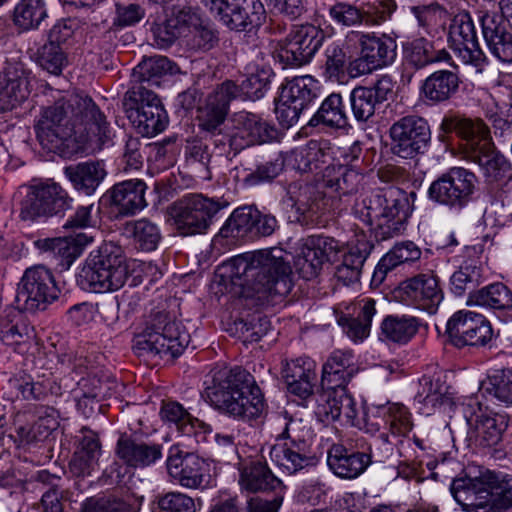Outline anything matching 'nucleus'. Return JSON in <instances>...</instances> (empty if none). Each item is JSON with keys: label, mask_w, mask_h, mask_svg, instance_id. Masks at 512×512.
<instances>
[{"label": "nucleus", "mask_w": 512, "mask_h": 512, "mask_svg": "<svg viewBox=\"0 0 512 512\" xmlns=\"http://www.w3.org/2000/svg\"><path fill=\"white\" fill-rule=\"evenodd\" d=\"M36 139L47 152L62 156L102 147L110 140V125L87 94L61 95L41 108L34 122Z\"/></svg>", "instance_id": "nucleus-1"}, {"label": "nucleus", "mask_w": 512, "mask_h": 512, "mask_svg": "<svg viewBox=\"0 0 512 512\" xmlns=\"http://www.w3.org/2000/svg\"><path fill=\"white\" fill-rule=\"evenodd\" d=\"M222 268L232 285L241 287L248 296L262 302L279 303L293 287L292 270L281 249L239 255Z\"/></svg>", "instance_id": "nucleus-2"}, {"label": "nucleus", "mask_w": 512, "mask_h": 512, "mask_svg": "<svg viewBox=\"0 0 512 512\" xmlns=\"http://www.w3.org/2000/svg\"><path fill=\"white\" fill-rule=\"evenodd\" d=\"M174 65L164 56L142 60L132 73L133 86L126 92L123 108L137 131L155 136L168 125V115L159 97L150 89L160 86L161 78L172 74Z\"/></svg>", "instance_id": "nucleus-3"}, {"label": "nucleus", "mask_w": 512, "mask_h": 512, "mask_svg": "<svg viewBox=\"0 0 512 512\" xmlns=\"http://www.w3.org/2000/svg\"><path fill=\"white\" fill-rule=\"evenodd\" d=\"M205 384L208 403L221 414L251 421L266 412L267 405L260 387L253 375L241 367L214 369L211 379Z\"/></svg>", "instance_id": "nucleus-4"}, {"label": "nucleus", "mask_w": 512, "mask_h": 512, "mask_svg": "<svg viewBox=\"0 0 512 512\" xmlns=\"http://www.w3.org/2000/svg\"><path fill=\"white\" fill-rule=\"evenodd\" d=\"M352 213L370 228L377 241H385L405 230L411 208L404 190L389 187L356 201Z\"/></svg>", "instance_id": "nucleus-5"}, {"label": "nucleus", "mask_w": 512, "mask_h": 512, "mask_svg": "<svg viewBox=\"0 0 512 512\" xmlns=\"http://www.w3.org/2000/svg\"><path fill=\"white\" fill-rule=\"evenodd\" d=\"M190 342L185 326L169 313L153 314L145 328L133 339V350L139 357L159 356L174 359L179 357Z\"/></svg>", "instance_id": "nucleus-6"}, {"label": "nucleus", "mask_w": 512, "mask_h": 512, "mask_svg": "<svg viewBox=\"0 0 512 512\" xmlns=\"http://www.w3.org/2000/svg\"><path fill=\"white\" fill-rule=\"evenodd\" d=\"M128 278V267L119 247L104 243L90 252L77 282L83 290L106 293L120 289Z\"/></svg>", "instance_id": "nucleus-7"}, {"label": "nucleus", "mask_w": 512, "mask_h": 512, "mask_svg": "<svg viewBox=\"0 0 512 512\" xmlns=\"http://www.w3.org/2000/svg\"><path fill=\"white\" fill-rule=\"evenodd\" d=\"M392 441L382 433L374 442L369 453L347 448L342 444H333L328 450L327 464L331 471L343 479H355L373 463H384L393 455Z\"/></svg>", "instance_id": "nucleus-8"}, {"label": "nucleus", "mask_w": 512, "mask_h": 512, "mask_svg": "<svg viewBox=\"0 0 512 512\" xmlns=\"http://www.w3.org/2000/svg\"><path fill=\"white\" fill-rule=\"evenodd\" d=\"M229 205L230 202L224 197L191 194L171 207V215L181 234H201L209 228L216 214Z\"/></svg>", "instance_id": "nucleus-9"}, {"label": "nucleus", "mask_w": 512, "mask_h": 512, "mask_svg": "<svg viewBox=\"0 0 512 512\" xmlns=\"http://www.w3.org/2000/svg\"><path fill=\"white\" fill-rule=\"evenodd\" d=\"M59 294L52 271L44 265H34L24 271L17 285L16 303L26 312L44 311Z\"/></svg>", "instance_id": "nucleus-10"}, {"label": "nucleus", "mask_w": 512, "mask_h": 512, "mask_svg": "<svg viewBox=\"0 0 512 512\" xmlns=\"http://www.w3.org/2000/svg\"><path fill=\"white\" fill-rule=\"evenodd\" d=\"M73 198L56 182H46L27 187L20 201L19 217L24 221L62 216L71 209Z\"/></svg>", "instance_id": "nucleus-11"}, {"label": "nucleus", "mask_w": 512, "mask_h": 512, "mask_svg": "<svg viewBox=\"0 0 512 512\" xmlns=\"http://www.w3.org/2000/svg\"><path fill=\"white\" fill-rule=\"evenodd\" d=\"M389 136L392 154L403 159H414L425 154L432 141L428 121L416 114L395 121L389 129Z\"/></svg>", "instance_id": "nucleus-12"}, {"label": "nucleus", "mask_w": 512, "mask_h": 512, "mask_svg": "<svg viewBox=\"0 0 512 512\" xmlns=\"http://www.w3.org/2000/svg\"><path fill=\"white\" fill-rule=\"evenodd\" d=\"M477 178L463 167H452L434 180L429 189V199L451 209H462L473 199Z\"/></svg>", "instance_id": "nucleus-13"}, {"label": "nucleus", "mask_w": 512, "mask_h": 512, "mask_svg": "<svg viewBox=\"0 0 512 512\" xmlns=\"http://www.w3.org/2000/svg\"><path fill=\"white\" fill-rule=\"evenodd\" d=\"M325 38L323 30L313 24L294 25L289 34L277 44L274 57L285 67L308 64Z\"/></svg>", "instance_id": "nucleus-14"}, {"label": "nucleus", "mask_w": 512, "mask_h": 512, "mask_svg": "<svg viewBox=\"0 0 512 512\" xmlns=\"http://www.w3.org/2000/svg\"><path fill=\"white\" fill-rule=\"evenodd\" d=\"M318 82L310 75L288 80L276 102L275 114L279 124L289 128L297 123L301 113L318 98Z\"/></svg>", "instance_id": "nucleus-15"}, {"label": "nucleus", "mask_w": 512, "mask_h": 512, "mask_svg": "<svg viewBox=\"0 0 512 512\" xmlns=\"http://www.w3.org/2000/svg\"><path fill=\"white\" fill-rule=\"evenodd\" d=\"M346 43H359L360 57L351 64L357 74H366L374 69L392 64L397 56V43L387 34L350 31Z\"/></svg>", "instance_id": "nucleus-16"}, {"label": "nucleus", "mask_w": 512, "mask_h": 512, "mask_svg": "<svg viewBox=\"0 0 512 512\" xmlns=\"http://www.w3.org/2000/svg\"><path fill=\"white\" fill-rule=\"evenodd\" d=\"M448 42L457 57L465 65L482 73L487 57L480 48L474 22L467 12L456 14L449 25Z\"/></svg>", "instance_id": "nucleus-17"}, {"label": "nucleus", "mask_w": 512, "mask_h": 512, "mask_svg": "<svg viewBox=\"0 0 512 512\" xmlns=\"http://www.w3.org/2000/svg\"><path fill=\"white\" fill-rule=\"evenodd\" d=\"M166 468L171 480L181 487L204 489L210 484V465L195 453L171 449Z\"/></svg>", "instance_id": "nucleus-18"}, {"label": "nucleus", "mask_w": 512, "mask_h": 512, "mask_svg": "<svg viewBox=\"0 0 512 512\" xmlns=\"http://www.w3.org/2000/svg\"><path fill=\"white\" fill-rule=\"evenodd\" d=\"M446 332L457 348L485 346L493 337L490 322L483 315L466 310L457 311L450 317Z\"/></svg>", "instance_id": "nucleus-19"}, {"label": "nucleus", "mask_w": 512, "mask_h": 512, "mask_svg": "<svg viewBox=\"0 0 512 512\" xmlns=\"http://www.w3.org/2000/svg\"><path fill=\"white\" fill-rule=\"evenodd\" d=\"M328 201L325 193L313 185L290 186L286 200L291 207L289 218L302 226H314L327 210Z\"/></svg>", "instance_id": "nucleus-20"}, {"label": "nucleus", "mask_w": 512, "mask_h": 512, "mask_svg": "<svg viewBox=\"0 0 512 512\" xmlns=\"http://www.w3.org/2000/svg\"><path fill=\"white\" fill-rule=\"evenodd\" d=\"M395 293L402 302L430 314L436 312L443 299L439 281L433 273H420L406 279L400 283Z\"/></svg>", "instance_id": "nucleus-21"}, {"label": "nucleus", "mask_w": 512, "mask_h": 512, "mask_svg": "<svg viewBox=\"0 0 512 512\" xmlns=\"http://www.w3.org/2000/svg\"><path fill=\"white\" fill-rule=\"evenodd\" d=\"M239 95V87L230 80L223 82L208 95L199 110L198 127L201 133L226 126V118L232 100Z\"/></svg>", "instance_id": "nucleus-22"}, {"label": "nucleus", "mask_w": 512, "mask_h": 512, "mask_svg": "<svg viewBox=\"0 0 512 512\" xmlns=\"http://www.w3.org/2000/svg\"><path fill=\"white\" fill-rule=\"evenodd\" d=\"M115 452L127 467L143 469L162 458V445L122 435L117 441Z\"/></svg>", "instance_id": "nucleus-23"}, {"label": "nucleus", "mask_w": 512, "mask_h": 512, "mask_svg": "<svg viewBox=\"0 0 512 512\" xmlns=\"http://www.w3.org/2000/svg\"><path fill=\"white\" fill-rule=\"evenodd\" d=\"M482 33L489 51L503 63H512V31L503 15L485 13L480 17Z\"/></svg>", "instance_id": "nucleus-24"}, {"label": "nucleus", "mask_w": 512, "mask_h": 512, "mask_svg": "<svg viewBox=\"0 0 512 512\" xmlns=\"http://www.w3.org/2000/svg\"><path fill=\"white\" fill-rule=\"evenodd\" d=\"M316 408V414L322 422L330 423L344 417L347 423L354 424L358 415L355 400L347 388L323 389Z\"/></svg>", "instance_id": "nucleus-25"}, {"label": "nucleus", "mask_w": 512, "mask_h": 512, "mask_svg": "<svg viewBox=\"0 0 512 512\" xmlns=\"http://www.w3.org/2000/svg\"><path fill=\"white\" fill-rule=\"evenodd\" d=\"M358 371L359 368L351 350H334L322 367V389L346 388Z\"/></svg>", "instance_id": "nucleus-26"}, {"label": "nucleus", "mask_w": 512, "mask_h": 512, "mask_svg": "<svg viewBox=\"0 0 512 512\" xmlns=\"http://www.w3.org/2000/svg\"><path fill=\"white\" fill-rule=\"evenodd\" d=\"M337 323L353 341H362L370 333L373 316L376 313L373 299L361 300L351 304L340 313L335 311Z\"/></svg>", "instance_id": "nucleus-27"}, {"label": "nucleus", "mask_w": 512, "mask_h": 512, "mask_svg": "<svg viewBox=\"0 0 512 512\" xmlns=\"http://www.w3.org/2000/svg\"><path fill=\"white\" fill-rule=\"evenodd\" d=\"M146 183L141 179L125 180L109 190L110 202L117 216H132L147 206Z\"/></svg>", "instance_id": "nucleus-28"}, {"label": "nucleus", "mask_w": 512, "mask_h": 512, "mask_svg": "<svg viewBox=\"0 0 512 512\" xmlns=\"http://www.w3.org/2000/svg\"><path fill=\"white\" fill-rule=\"evenodd\" d=\"M482 148H477L468 154V161L478 164L485 181L489 184L502 186L512 180V168L504 156L497 153L492 142H484Z\"/></svg>", "instance_id": "nucleus-29"}, {"label": "nucleus", "mask_w": 512, "mask_h": 512, "mask_svg": "<svg viewBox=\"0 0 512 512\" xmlns=\"http://www.w3.org/2000/svg\"><path fill=\"white\" fill-rule=\"evenodd\" d=\"M282 378L289 393L305 400L313 395L317 379L316 364L310 358L286 361L282 368Z\"/></svg>", "instance_id": "nucleus-30"}, {"label": "nucleus", "mask_w": 512, "mask_h": 512, "mask_svg": "<svg viewBox=\"0 0 512 512\" xmlns=\"http://www.w3.org/2000/svg\"><path fill=\"white\" fill-rule=\"evenodd\" d=\"M266 20V11L260 0H231L221 22L231 30L251 31Z\"/></svg>", "instance_id": "nucleus-31"}, {"label": "nucleus", "mask_w": 512, "mask_h": 512, "mask_svg": "<svg viewBox=\"0 0 512 512\" xmlns=\"http://www.w3.org/2000/svg\"><path fill=\"white\" fill-rule=\"evenodd\" d=\"M486 473L479 477L462 476L453 479L450 491L455 501L467 512L483 509L486 512L487 492Z\"/></svg>", "instance_id": "nucleus-32"}, {"label": "nucleus", "mask_w": 512, "mask_h": 512, "mask_svg": "<svg viewBox=\"0 0 512 512\" xmlns=\"http://www.w3.org/2000/svg\"><path fill=\"white\" fill-rule=\"evenodd\" d=\"M460 77L456 71L441 69L427 76L420 86V97L428 105L449 101L459 90Z\"/></svg>", "instance_id": "nucleus-33"}, {"label": "nucleus", "mask_w": 512, "mask_h": 512, "mask_svg": "<svg viewBox=\"0 0 512 512\" xmlns=\"http://www.w3.org/2000/svg\"><path fill=\"white\" fill-rule=\"evenodd\" d=\"M233 127L246 142L245 148L255 144L267 143L278 136L276 127L260 115L239 111L232 117Z\"/></svg>", "instance_id": "nucleus-34"}, {"label": "nucleus", "mask_w": 512, "mask_h": 512, "mask_svg": "<svg viewBox=\"0 0 512 512\" xmlns=\"http://www.w3.org/2000/svg\"><path fill=\"white\" fill-rule=\"evenodd\" d=\"M467 423L476 442L482 447H494L499 444L508 427L505 415L481 409L467 418Z\"/></svg>", "instance_id": "nucleus-35"}, {"label": "nucleus", "mask_w": 512, "mask_h": 512, "mask_svg": "<svg viewBox=\"0 0 512 512\" xmlns=\"http://www.w3.org/2000/svg\"><path fill=\"white\" fill-rule=\"evenodd\" d=\"M36 337L33 326L19 312H11L0 318V340L19 354L31 348Z\"/></svg>", "instance_id": "nucleus-36"}, {"label": "nucleus", "mask_w": 512, "mask_h": 512, "mask_svg": "<svg viewBox=\"0 0 512 512\" xmlns=\"http://www.w3.org/2000/svg\"><path fill=\"white\" fill-rule=\"evenodd\" d=\"M100 453L101 444L98 436L92 432L83 435L69 462V472L78 480L76 485L79 488L80 481H84L95 472Z\"/></svg>", "instance_id": "nucleus-37"}, {"label": "nucleus", "mask_w": 512, "mask_h": 512, "mask_svg": "<svg viewBox=\"0 0 512 512\" xmlns=\"http://www.w3.org/2000/svg\"><path fill=\"white\" fill-rule=\"evenodd\" d=\"M441 130L445 133L455 132L466 140V158L477 148H482L484 142H491L489 128L482 120H472L460 116L445 117L442 120Z\"/></svg>", "instance_id": "nucleus-38"}, {"label": "nucleus", "mask_w": 512, "mask_h": 512, "mask_svg": "<svg viewBox=\"0 0 512 512\" xmlns=\"http://www.w3.org/2000/svg\"><path fill=\"white\" fill-rule=\"evenodd\" d=\"M29 93V81L23 69L8 67L0 74V112L13 110Z\"/></svg>", "instance_id": "nucleus-39"}, {"label": "nucleus", "mask_w": 512, "mask_h": 512, "mask_svg": "<svg viewBox=\"0 0 512 512\" xmlns=\"http://www.w3.org/2000/svg\"><path fill=\"white\" fill-rule=\"evenodd\" d=\"M239 484L242 490L249 493L273 491L284 496L285 486L282 481L261 461L251 462L240 470Z\"/></svg>", "instance_id": "nucleus-40"}, {"label": "nucleus", "mask_w": 512, "mask_h": 512, "mask_svg": "<svg viewBox=\"0 0 512 512\" xmlns=\"http://www.w3.org/2000/svg\"><path fill=\"white\" fill-rule=\"evenodd\" d=\"M270 458L278 469L287 475L315 466L316 458L311 455L309 447L276 443L270 449Z\"/></svg>", "instance_id": "nucleus-41"}, {"label": "nucleus", "mask_w": 512, "mask_h": 512, "mask_svg": "<svg viewBox=\"0 0 512 512\" xmlns=\"http://www.w3.org/2000/svg\"><path fill=\"white\" fill-rule=\"evenodd\" d=\"M161 419L174 424L181 436L194 437L199 443L210 431V426L193 417L180 403L175 401L164 402L160 410Z\"/></svg>", "instance_id": "nucleus-42"}, {"label": "nucleus", "mask_w": 512, "mask_h": 512, "mask_svg": "<svg viewBox=\"0 0 512 512\" xmlns=\"http://www.w3.org/2000/svg\"><path fill=\"white\" fill-rule=\"evenodd\" d=\"M364 174L356 165H329L323 173V185L338 198L357 193L362 186Z\"/></svg>", "instance_id": "nucleus-43"}, {"label": "nucleus", "mask_w": 512, "mask_h": 512, "mask_svg": "<svg viewBox=\"0 0 512 512\" xmlns=\"http://www.w3.org/2000/svg\"><path fill=\"white\" fill-rule=\"evenodd\" d=\"M404 61L416 70L434 63L453 65V59L446 49L436 50L426 38H417L403 46Z\"/></svg>", "instance_id": "nucleus-44"}, {"label": "nucleus", "mask_w": 512, "mask_h": 512, "mask_svg": "<svg viewBox=\"0 0 512 512\" xmlns=\"http://www.w3.org/2000/svg\"><path fill=\"white\" fill-rule=\"evenodd\" d=\"M64 174L73 187L86 195H92L106 176L104 163L86 161L64 168Z\"/></svg>", "instance_id": "nucleus-45"}, {"label": "nucleus", "mask_w": 512, "mask_h": 512, "mask_svg": "<svg viewBox=\"0 0 512 512\" xmlns=\"http://www.w3.org/2000/svg\"><path fill=\"white\" fill-rule=\"evenodd\" d=\"M272 430L276 441L283 444L309 447L311 428L301 418L290 416L287 412L277 414L272 420Z\"/></svg>", "instance_id": "nucleus-46"}, {"label": "nucleus", "mask_w": 512, "mask_h": 512, "mask_svg": "<svg viewBox=\"0 0 512 512\" xmlns=\"http://www.w3.org/2000/svg\"><path fill=\"white\" fill-rule=\"evenodd\" d=\"M372 250V246L366 240H358L344 253L342 261L335 268V277L344 285L358 282L364 263Z\"/></svg>", "instance_id": "nucleus-47"}, {"label": "nucleus", "mask_w": 512, "mask_h": 512, "mask_svg": "<svg viewBox=\"0 0 512 512\" xmlns=\"http://www.w3.org/2000/svg\"><path fill=\"white\" fill-rule=\"evenodd\" d=\"M329 149L316 140H310L304 146L293 149L288 155L287 162L293 169L299 172H309L318 169L330 159Z\"/></svg>", "instance_id": "nucleus-48"}, {"label": "nucleus", "mask_w": 512, "mask_h": 512, "mask_svg": "<svg viewBox=\"0 0 512 512\" xmlns=\"http://www.w3.org/2000/svg\"><path fill=\"white\" fill-rule=\"evenodd\" d=\"M258 209L254 206L236 208L220 229V236L233 239H253Z\"/></svg>", "instance_id": "nucleus-49"}, {"label": "nucleus", "mask_w": 512, "mask_h": 512, "mask_svg": "<svg viewBox=\"0 0 512 512\" xmlns=\"http://www.w3.org/2000/svg\"><path fill=\"white\" fill-rule=\"evenodd\" d=\"M467 305L507 310L512 307V291L505 284L496 282L470 292Z\"/></svg>", "instance_id": "nucleus-50"}, {"label": "nucleus", "mask_w": 512, "mask_h": 512, "mask_svg": "<svg viewBox=\"0 0 512 512\" xmlns=\"http://www.w3.org/2000/svg\"><path fill=\"white\" fill-rule=\"evenodd\" d=\"M487 499L486 512H507L512 509V476L486 473Z\"/></svg>", "instance_id": "nucleus-51"}, {"label": "nucleus", "mask_w": 512, "mask_h": 512, "mask_svg": "<svg viewBox=\"0 0 512 512\" xmlns=\"http://www.w3.org/2000/svg\"><path fill=\"white\" fill-rule=\"evenodd\" d=\"M194 20H196V15L190 9H180L173 13L163 23L154 28L153 32L157 44L161 47L172 45L178 37L188 31Z\"/></svg>", "instance_id": "nucleus-52"}, {"label": "nucleus", "mask_w": 512, "mask_h": 512, "mask_svg": "<svg viewBox=\"0 0 512 512\" xmlns=\"http://www.w3.org/2000/svg\"><path fill=\"white\" fill-rule=\"evenodd\" d=\"M310 126L324 125L330 128L342 129L348 125L342 96L332 93L322 102L317 112L308 123Z\"/></svg>", "instance_id": "nucleus-53"}, {"label": "nucleus", "mask_w": 512, "mask_h": 512, "mask_svg": "<svg viewBox=\"0 0 512 512\" xmlns=\"http://www.w3.org/2000/svg\"><path fill=\"white\" fill-rule=\"evenodd\" d=\"M419 322L415 317L388 315L381 323V337L387 341L406 344L417 333Z\"/></svg>", "instance_id": "nucleus-54"}, {"label": "nucleus", "mask_w": 512, "mask_h": 512, "mask_svg": "<svg viewBox=\"0 0 512 512\" xmlns=\"http://www.w3.org/2000/svg\"><path fill=\"white\" fill-rule=\"evenodd\" d=\"M412 429L413 422L408 408L403 404L389 403L388 430L386 434H388L389 440L394 443L393 450L395 447L403 444V438H405ZM383 433H385V431H383ZM381 434L382 432L379 436Z\"/></svg>", "instance_id": "nucleus-55"}, {"label": "nucleus", "mask_w": 512, "mask_h": 512, "mask_svg": "<svg viewBox=\"0 0 512 512\" xmlns=\"http://www.w3.org/2000/svg\"><path fill=\"white\" fill-rule=\"evenodd\" d=\"M125 231L142 251L155 250L161 240L158 226L147 218L127 222Z\"/></svg>", "instance_id": "nucleus-56"}, {"label": "nucleus", "mask_w": 512, "mask_h": 512, "mask_svg": "<svg viewBox=\"0 0 512 512\" xmlns=\"http://www.w3.org/2000/svg\"><path fill=\"white\" fill-rule=\"evenodd\" d=\"M47 16L43 0H21L14 8V24L22 30L37 28Z\"/></svg>", "instance_id": "nucleus-57"}, {"label": "nucleus", "mask_w": 512, "mask_h": 512, "mask_svg": "<svg viewBox=\"0 0 512 512\" xmlns=\"http://www.w3.org/2000/svg\"><path fill=\"white\" fill-rule=\"evenodd\" d=\"M201 134L203 139L213 145L220 154L232 153L235 156L245 149L246 142L243 141L240 133L236 131L230 133L227 125Z\"/></svg>", "instance_id": "nucleus-58"}, {"label": "nucleus", "mask_w": 512, "mask_h": 512, "mask_svg": "<svg viewBox=\"0 0 512 512\" xmlns=\"http://www.w3.org/2000/svg\"><path fill=\"white\" fill-rule=\"evenodd\" d=\"M152 512H196L194 499L184 493L168 492L155 496Z\"/></svg>", "instance_id": "nucleus-59"}, {"label": "nucleus", "mask_w": 512, "mask_h": 512, "mask_svg": "<svg viewBox=\"0 0 512 512\" xmlns=\"http://www.w3.org/2000/svg\"><path fill=\"white\" fill-rule=\"evenodd\" d=\"M347 53L339 43H331L325 49L323 75L330 81H341L345 77Z\"/></svg>", "instance_id": "nucleus-60"}, {"label": "nucleus", "mask_w": 512, "mask_h": 512, "mask_svg": "<svg viewBox=\"0 0 512 512\" xmlns=\"http://www.w3.org/2000/svg\"><path fill=\"white\" fill-rule=\"evenodd\" d=\"M482 283L481 269L476 266H461L450 277V289L456 296H462L466 291H476Z\"/></svg>", "instance_id": "nucleus-61"}, {"label": "nucleus", "mask_w": 512, "mask_h": 512, "mask_svg": "<svg viewBox=\"0 0 512 512\" xmlns=\"http://www.w3.org/2000/svg\"><path fill=\"white\" fill-rule=\"evenodd\" d=\"M350 104L354 118L366 122L375 114L378 105L372 97V91L366 86H357L350 93Z\"/></svg>", "instance_id": "nucleus-62"}, {"label": "nucleus", "mask_w": 512, "mask_h": 512, "mask_svg": "<svg viewBox=\"0 0 512 512\" xmlns=\"http://www.w3.org/2000/svg\"><path fill=\"white\" fill-rule=\"evenodd\" d=\"M445 393L446 387L439 377L434 378L424 375L419 380V388L415 400L420 404L435 407L442 403Z\"/></svg>", "instance_id": "nucleus-63"}, {"label": "nucleus", "mask_w": 512, "mask_h": 512, "mask_svg": "<svg viewBox=\"0 0 512 512\" xmlns=\"http://www.w3.org/2000/svg\"><path fill=\"white\" fill-rule=\"evenodd\" d=\"M394 0H368L362 4L365 25H381L396 11Z\"/></svg>", "instance_id": "nucleus-64"}]
</instances>
